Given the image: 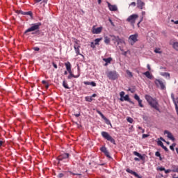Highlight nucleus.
I'll use <instances>...</instances> for the list:
<instances>
[{
    "mask_svg": "<svg viewBox=\"0 0 178 178\" xmlns=\"http://www.w3.org/2000/svg\"><path fill=\"white\" fill-rule=\"evenodd\" d=\"M145 98L152 108H154V109H156V111H159V103H158V100H156V99H154L152 97L148 95H146Z\"/></svg>",
    "mask_w": 178,
    "mask_h": 178,
    "instance_id": "1",
    "label": "nucleus"
},
{
    "mask_svg": "<svg viewBox=\"0 0 178 178\" xmlns=\"http://www.w3.org/2000/svg\"><path fill=\"white\" fill-rule=\"evenodd\" d=\"M74 49L75 51V53L76 54V56H79L80 55L82 56V58H84V55L80 54V48H81V46L80 44V40L77 39H74Z\"/></svg>",
    "mask_w": 178,
    "mask_h": 178,
    "instance_id": "2",
    "label": "nucleus"
},
{
    "mask_svg": "<svg viewBox=\"0 0 178 178\" xmlns=\"http://www.w3.org/2000/svg\"><path fill=\"white\" fill-rule=\"evenodd\" d=\"M137 19H138V15L133 14L127 19V22H128V23H130L132 26H134V24H136V20H137Z\"/></svg>",
    "mask_w": 178,
    "mask_h": 178,
    "instance_id": "3",
    "label": "nucleus"
},
{
    "mask_svg": "<svg viewBox=\"0 0 178 178\" xmlns=\"http://www.w3.org/2000/svg\"><path fill=\"white\" fill-rule=\"evenodd\" d=\"M40 26H41L40 22L32 24L31 27L25 31V34H27V33H30L31 31H35L37 30H39Z\"/></svg>",
    "mask_w": 178,
    "mask_h": 178,
    "instance_id": "4",
    "label": "nucleus"
},
{
    "mask_svg": "<svg viewBox=\"0 0 178 178\" xmlns=\"http://www.w3.org/2000/svg\"><path fill=\"white\" fill-rule=\"evenodd\" d=\"M124 92L122 91L121 92H120V101H121L122 102H123V101H127L128 102H130V104H134L133 102H131L130 100V96H129V95H126L124 96Z\"/></svg>",
    "mask_w": 178,
    "mask_h": 178,
    "instance_id": "5",
    "label": "nucleus"
},
{
    "mask_svg": "<svg viewBox=\"0 0 178 178\" xmlns=\"http://www.w3.org/2000/svg\"><path fill=\"white\" fill-rule=\"evenodd\" d=\"M102 136L104 138L107 140L108 141H111L113 144H115V139L108 134V132L106 131H102Z\"/></svg>",
    "mask_w": 178,
    "mask_h": 178,
    "instance_id": "6",
    "label": "nucleus"
},
{
    "mask_svg": "<svg viewBox=\"0 0 178 178\" xmlns=\"http://www.w3.org/2000/svg\"><path fill=\"white\" fill-rule=\"evenodd\" d=\"M138 34L131 35L129 38V41L131 45H134L137 41H138Z\"/></svg>",
    "mask_w": 178,
    "mask_h": 178,
    "instance_id": "7",
    "label": "nucleus"
},
{
    "mask_svg": "<svg viewBox=\"0 0 178 178\" xmlns=\"http://www.w3.org/2000/svg\"><path fill=\"white\" fill-rule=\"evenodd\" d=\"M107 77H108L110 80H116V79L119 77V74H118V72L115 71H111L108 72Z\"/></svg>",
    "mask_w": 178,
    "mask_h": 178,
    "instance_id": "8",
    "label": "nucleus"
},
{
    "mask_svg": "<svg viewBox=\"0 0 178 178\" xmlns=\"http://www.w3.org/2000/svg\"><path fill=\"white\" fill-rule=\"evenodd\" d=\"M102 30H104V27L102 26H99L97 28V26L94 25L92 27V34H101L102 33Z\"/></svg>",
    "mask_w": 178,
    "mask_h": 178,
    "instance_id": "9",
    "label": "nucleus"
},
{
    "mask_svg": "<svg viewBox=\"0 0 178 178\" xmlns=\"http://www.w3.org/2000/svg\"><path fill=\"white\" fill-rule=\"evenodd\" d=\"M108 8L111 12H118V6L116 5H112L111 3H107Z\"/></svg>",
    "mask_w": 178,
    "mask_h": 178,
    "instance_id": "10",
    "label": "nucleus"
},
{
    "mask_svg": "<svg viewBox=\"0 0 178 178\" xmlns=\"http://www.w3.org/2000/svg\"><path fill=\"white\" fill-rule=\"evenodd\" d=\"M68 159H69V154L67 153H63L58 156V161H65Z\"/></svg>",
    "mask_w": 178,
    "mask_h": 178,
    "instance_id": "11",
    "label": "nucleus"
},
{
    "mask_svg": "<svg viewBox=\"0 0 178 178\" xmlns=\"http://www.w3.org/2000/svg\"><path fill=\"white\" fill-rule=\"evenodd\" d=\"M96 112L97 113L100 115V116L104 119V120H105L106 124H111V121L108 120V118H106V117H105V115H104V114H102L99 110L97 109Z\"/></svg>",
    "mask_w": 178,
    "mask_h": 178,
    "instance_id": "12",
    "label": "nucleus"
},
{
    "mask_svg": "<svg viewBox=\"0 0 178 178\" xmlns=\"http://www.w3.org/2000/svg\"><path fill=\"white\" fill-rule=\"evenodd\" d=\"M144 6H145V3L141 0H137V8H138V9L143 10L144 9Z\"/></svg>",
    "mask_w": 178,
    "mask_h": 178,
    "instance_id": "13",
    "label": "nucleus"
},
{
    "mask_svg": "<svg viewBox=\"0 0 178 178\" xmlns=\"http://www.w3.org/2000/svg\"><path fill=\"white\" fill-rule=\"evenodd\" d=\"M134 99H135L136 101H138V105H139V106H140V108H144V105L143 104V100H141V99H140V97H139L138 95H137V94H136V95H134Z\"/></svg>",
    "mask_w": 178,
    "mask_h": 178,
    "instance_id": "14",
    "label": "nucleus"
},
{
    "mask_svg": "<svg viewBox=\"0 0 178 178\" xmlns=\"http://www.w3.org/2000/svg\"><path fill=\"white\" fill-rule=\"evenodd\" d=\"M126 172H127V173H130V175H133L134 176H135V177L143 178L142 177H140V175H138V174H137V172L133 171L132 170H130V168H127L126 170Z\"/></svg>",
    "mask_w": 178,
    "mask_h": 178,
    "instance_id": "15",
    "label": "nucleus"
},
{
    "mask_svg": "<svg viewBox=\"0 0 178 178\" xmlns=\"http://www.w3.org/2000/svg\"><path fill=\"white\" fill-rule=\"evenodd\" d=\"M100 150L102 151V152H104L107 158H111V155L109 154V152H108V149H106V147H102L100 148Z\"/></svg>",
    "mask_w": 178,
    "mask_h": 178,
    "instance_id": "16",
    "label": "nucleus"
},
{
    "mask_svg": "<svg viewBox=\"0 0 178 178\" xmlns=\"http://www.w3.org/2000/svg\"><path fill=\"white\" fill-rule=\"evenodd\" d=\"M164 134H166L167 137H168L170 140L175 141V137H173V134H172V133L169 132L168 131H165Z\"/></svg>",
    "mask_w": 178,
    "mask_h": 178,
    "instance_id": "17",
    "label": "nucleus"
},
{
    "mask_svg": "<svg viewBox=\"0 0 178 178\" xmlns=\"http://www.w3.org/2000/svg\"><path fill=\"white\" fill-rule=\"evenodd\" d=\"M65 66L68 73H71V72H72V64H70V62L65 63Z\"/></svg>",
    "mask_w": 178,
    "mask_h": 178,
    "instance_id": "18",
    "label": "nucleus"
},
{
    "mask_svg": "<svg viewBox=\"0 0 178 178\" xmlns=\"http://www.w3.org/2000/svg\"><path fill=\"white\" fill-rule=\"evenodd\" d=\"M83 84H85V86H92V87H97V83L94 81H83Z\"/></svg>",
    "mask_w": 178,
    "mask_h": 178,
    "instance_id": "19",
    "label": "nucleus"
},
{
    "mask_svg": "<svg viewBox=\"0 0 178 178\" xmlns=\"http://www.w3.org/2000/svg\"><path fill=\"white\" fill-rule=\"evenodd\" d=\"M69 74L70 75L68 76V79H72V77H73L74 79H77L78 77H80V72H79L77 75H74L71 71V72H69Z\"/></svg>",
    "mask_w": 178,
    "mask_h": 178,
    "instance_id": "20",
    "label": "nucleus"
},
{
    "mask_svg": "<svg viewBox=\"0 0 178 178\" xmlns=\"http://www.w3.org/2000/svg\"><path fill=\"white\" fill-rule=\"evenodd\" d=\"M104 62H106V63L104 64V66H106L107 65H109V63H111V62H112L113 58L111 57H109L108 58H103Z\"/></svg>",
    "mask_w": 178,
    "mask_h": 178,
    "instance_id": "21",
    "label": "nucleus"
},
{
    "mask_svg": "<svg viewBox=\"0 0 178 178\" xmlns=\"http://www.w3.org/2000/svg\"><path fill=\"white\" fill-rule=\"evenodd\" d=\"M134 154L136 155V156H138V158H140V159H141L142 161L143 159H144V156H143V155L137 152H134Z\"/></svg>",
    "mask_w": 178,
    "mask_h": 178,
    "instance_id": "22",
    "label": "nucleus"
},
{
    "mask_svg": "<svg viewBox=\"0 0 178 178\" xmlns=\"http://www.w3.org/2000/svg\"><path fill=\"white\" fill-rule=\"evenodd\" d=\"M144 75L147 77V79H152V75L151 74V72L149 71H147L146 72L144 73Z\"/></svg>",
    "mask_w": 178,
    "mask_h": 178,
    "instance_id": "23",
    "label": "nucleus"
},
{
    "mask_svg": "<svg viewBox=\"0 0 178 178\" xmlns=\"http://www.w3.org/2000/svg\"><path fill=\"white\" fill-rule=\"evenodd\" d=\"M102 41V38H97L95 40V45H99V42Z\"/></svg>",
    "mask_w": 178,
    "mask_h": 178,
    "instance_id": "24",
    "label": "nucleus"
},
{
    "mask_svg": "<svg viewBox=\"0 0 178 178\" xmlns=\"http://www.w3.org/2000/svg\"><path fill=\"white\" fill-rule=\"evenodd\" d=\"M104 42L107 44H111V38H109L108 36H106L104 38Z\"/></svg>",
    "mask_w": 178,
    "mask_h": 178,
    "instance_id": "25",
    "label": "nucleus"
},
{
    "mask_svg": "<svg viewBox=\"0 0 178 178\" xmlns=\"http://www.w3.org/2000/svg\"><path fill=\"white\" fill-rule=\"evenodd\" d=\"M42 83L44 84V86L47 90H48V88H49V84L48 83V82H47V81H42Z\"/></svg>",
    "mask_w": 178,
    "mask_h": 178,
    "instance_id": "26",
    "label": "nucleus"
},
{
    "mask_svg": "<svg viewBox=\"0 0 178 178\" xmlns=\"http://www.w3.org/2000/svg\"><path fill=\"white\" fill-rule=\"evenodd\" d=\"M86 101H87V102H92V97L91 96H87L85 97Z\"/></svg>",
    "mask_w": 178,
    "mask_h": 178,
    "instance_id": "27",
    "label": "nucleus"
},
{
    "mask_svg": "<svg viewBox=\"0 0 178 178\" xmlns=\"http://www.w3.org/2000/svg\"><path fill=\"white\" fill-rule=\"evenodd\" d=\"M63 86L64 88H65L67 90H69V88H70L69 87V85L67 84V82H66V81H63Z\"/></svg>",
    "mask_w": 178,
    "mask_h": 178,
    "instance_id": "28",
    "label": "nucleus"
},
{
    "mask_svg": "<svg viewBox=\"0 0 178 178\" xmlns=\"http://www.w3.org/2000/svg\"><path fill=\"white\" fill-rule=\"evenodd\" d=\"M172 170L174 172L178 173V166L177 165H173Z\"/></svg>",
    "mask_w": 178,
    "mask_h": 178,
    "instance_id": "29",
    "label": "nucleus"
},
{
    "mask_svg": "<svg viewBox=\"0 0 178 178\" xmlns=\"http://www.w3.org/2000/svg\"><path fill=\"white\" fill-rule=\"evenodd\" d=\"M126 73H127L128 77H133V73L131 72H130V70H127Z\"/></svg>",
    "mask_w": 178,
    "mask_h": 178,
    "instance_id": "30",
    "label": "nucleus"
},
{
    "mask_svg": "<svg viewBox=\"0 0 178 178\" xmlns=\"http://www.w3.org/2000/svg\"><path fill=\"white\" fill-rule=\"evenodd\" d=\"M156 86H161V83H162V81L159 80V79H156L155 81H154Z\"/></svg>",
    "mask_w": 178,
    "mask_h": 178,
    "instance_id": "31",
    "label": "nucleus"
},
{
    "mask_svg": "<svg viewBox=\"0 0 178 178\" xmlns=\"http://www.w3.org/2000/svg\"><path fill=\"white\" fill-rule=\"evenodd\" d=\"M122 52V55H124V56H127V54H130V50H127V51H123V49H121Z\"/></svg>",
    "mask_w": 178,
    "mask_h": 178,
    "instance_id": "32",
    "label": "nucleus"
},
{
    "mask_svg": "<svg viewBox=\"0 0 178 178\" xmlns=\"http://www.w3.org/2000/svg\"><path fill=\"white\" fill-rule=\"evenodd\" d=\"M154 52L156 54H162V50H161V48H156L154 49Z\"/></svg>",
    "mask_w": 178,
    "mask_h": 178,
    "instance_id": "33",
    "label": "nucleus"
},
{
    "mask_svg": "<svg viewBox=\"0 0 178 178\" xmlns=\"http://www.w3.org/2000/svg\"><path fill=\"white\" fill-rule=\"evenodd\" d=\"M173 48L176 49V51H178V42L174 43Z\"/></svg>",
    "mask_w": 178,
    "mask_h": 178,
    "instance_id": "34",
    "label": "nucleus"
},
{
    "mask_svg": "<svg viewBox=\"0 0 178 178\" xmlns=\"http://www.w3.org/2000/svg\"><path fill=\"white\" fill-rule=\"evenodd\" d=\"M127 122H129V123H133L134 122V120H133V118L128 117L127 118Z\"/></svg>",
    "mask_w": 178,
    "mask_h": 178,
    "instance_id": "35",
    "label": "nucleus"
},
{
    "mask_svg": "<svg viewBox=\"0 0 178 178\" xmlns=\"http://www.w3.org/2000/svg\"><path fill=\"white\" fill-rule=\"evenodd\" d=\"M142 16H143L142 19H141L140 22H138V24H140L141 23V22H143V19H144V16H145V11L142 12Z\"/></svg>",
    "mask_w": 178,
    "mask_h": 178,
    "instance_id": "36",
    "label": "nucleus"
},
{
    "mask_svg": "<svg viewBox=\"0 0 178 178\" xmlns=\"http://www.w3.org/2000/svg\"><path fill=\"white\" fill-rule=\"evenodd\" d=\"M175 147H176V143H173L171 146H170V149L172 151H175Z\"/></svg>",
    "mask_w": 178,
    "mask_h": 178,
    "instance_id": "37",
    "label": "nucleus"
},
{
    "mask_svg": "<svg viewBox=\"0 0 178 178\" xmlns=\"http://www.w3.org/2000/svg\"><path fill=\"white\" fill-rule=\"evenodd\" d=\"M161 88V90H165V84H163V82H161V84H160L159 86Z\"/></svg>",
    "mask_w": 178,
    "mask_h": 178,
    "instance_id": "38",
    "label": "nucleus"
},
{
    "mask_svg": "<svg viewBox=\"0 0 178 178\" xmlns=\"http://www.w3.org/2000/svg\"><path fill=\"white\" fill-rule=\"evenodd\" d=\"M157 170H160L161 172H163V171L165 172V168H163V167H159L157 168Z\"/></svg>",
    "mask_w": 178,
    "mask_h": 178,
    "instance_id": "39",
    "label": "nucleus"
},
{
    "mask_svg": "<svg viewBox=\"0 0 178 178\" xmlns=\"http://www.w3.org/2000/svg\"><path fill=\"white\" fill-rule=\"evenodd\" d=\"M165 173L168 175V173H170V172H172V170L168 169L164 170Z\"/></svg>",
    "mask_w": 178,
    "mask_h": 178,
    "instance_id": "40",
    "label": "nucleus"
},
{
    "mask_svg": "<svg viewBox=\"0 0 178 178\" xmlns=\"http://www.w3.org/2000/svg\"><path fill=\"white\" fill-rule=\"evenodd\" d=\"M157 144H158V145H160V147H163V143H162V141H161V140H159L157 142Z\"/></svg>",
    "mask_w": 178,
    "mask_h": 178,
    "instance_id": "41",
    "label": "nucleus"
},
{
    "mask_svg": "<svg viewBox=\"0 0 178 178\" xmlns=\"http://www.w3.org/2000/svg\"><path fill=\"white\" fill-rule=\"evenodd\" d=\"M95 43H94V42H92L91 43H90V47H91V48H95Z\"/></svg>",
    "mask_w": 178,
    "mask_h": 178,
    "instance_id": "42",
    "label": "nucleus"
},
{
    "mask_svg": "<svg viewBox=\"0 0 178 178\" xmlns=\"http://www.w3.org/2000/svg\"><path fill=\"white\" fill-rule=\"evenodd\" d=\"M52 65H53L54 69H58V65H56V63H55V62H53Z\"/></svg>",
    "mask_w": 178,
    "mask_h": 178,
    "instance_id": "43",
    "label": "nucleus"
},
{
    "mask_svg": "<svg viewBox=\"0 0 178 178\" xmlns=\"http://www.w3.org/2000/svg\"><path fill=\"white\" fill-rule=\"evenodd\" d=\"M147 137H149V134H143L142 136L143 138H147Z\"/></svg>",
    "mask_w": 178,
    "mask_h": 178,
    "instance_id": "44",
    "label": "nucleus"
},
{
    "mask_svg": "<svg viewBox=\"0 0 178 178\" xmlns=\"http://www.w3.org/2000/svg\"><path fill=\"white\" fill-rule=\"evenodd\" d=\"M155 155H156V156H161V153L159 152H156V153H155Z\"/></svg>",
    "mask_w": 178,
    "mask_h": 178,
    "instance_id": "45",
    "label": "nucleus"
},
{
    "mask_svg": "<svg viewBox=\"0 0 178 178\" xmlns=\"http://www.w3.org/2000/svg\"><path fill=\"white\" fill-rule=\"evenodd\" d=\"M108 22H110L111 26H115V24H113V22H112V19H109Z\"/></svg>",
    "mask_w": 178,
    "mask_h": 178,
    "instance_id": "46",
    "label": "nucleus"
},
{
    "mask_svg": "<svg viewBox=\"0 0 178 178\" xmlns=\"http://www.w3.org/2000/svg\"><path fill=\"white\" fill-rule=\"evenodd\" d=\"M63 176H64L63 173H60V174L58 175V177H59V178H62V177H63Z\"/></svg>",
    "mask_w": 178,
    "mask_h": 178,
    "instance_id": "47",
    "label": "nucleus"
},
{
    "mask_svg": "<svg viewBox=\"0 0 178 178\" xmlns=\"http://www.w3.org/2000/svg\"><path fill=\"white\" fill-rule=\"evenodd\" d=\"M136 2H132L131 3L130 6H136Z\"/></svg>",
    "mask_w": 178,
    "mask_h": 178,
    "instance_id": "48",
    "label": "nucleus"
},
{
    "mask_svg": "<svg viewBox=\"0 0 178 178\" xmlns=\"http://www.w3.org/2000/svg\"><path fill=\"white\" fill-rule=\"evenodd\" d=\"M33 49H34L35 51H40V48L38 47H33Z\"/></svg>",
    "mask_w": 178,
    "mask_h": 178,
    "instance_id": "49",
    "label": "nucleus"
},
{
    "mask_svg": "<svg viewBox=\"0 0 178 178\" xmlns=\"http://www.w3.org/2000/svg\"><path fill=\"white\" fill-rule=\"evenodd\" d=\"M171 22H172V23H175V24H178V20L177 21H175V20H171Z\"/></svg>",
    "mask_w": 178,
    "mask_h": 178,
    "instance_id": "50",
    "label": "nucleus"
},
{
    "mask_svg": "<svg viewBox=\"0 0 178 178\" xmlns=\"http://www.w3.org/2000/svg\"><path fill=\"white\" fill-rule=\"evenodd\" d=\"M162 141H163L164 143H166V144H168V145H169L170 143L169 142H166V140H165L163 138H161Z\"/></svg>",
    "mask_w": 178,
    "mask_h": 178,
    "instance_id": "51",
    "label": "nucleus"
},
{
    "mask_svg": "<svg viewBox=\"0 0 178 178\" xmlns=\"http://www.w3.org/2000/svg\"><path fill=\"white\" fill-rule=\"evenodd\" d=\"M42 0H34L35 3H38L39 2H41Z\"/></svg>",
    "mask_w": 178,
    "mask_h": 178,
    "instance_id": "52",
    "label": "nucleus"
},
{
    "mask_svg": "<svg viewBox=\"0 0 178 178\" xmlns=\"http://www.w3.org/2000/svg\"><path fill=\"white\" fill-rule=\"evenodd\" d=\"M138 129L139 130H142V133H144V131H145V130L143 129L141 127H139Z\"/></svg>",
    "mask_w": 178,
    "mask_h": 178,
    "instance_id": "53",
    "label": "nucleus"
},
{
    "mask_svg": "<svg viewBox=\"0 0 178 178\" xmlns=\"http://www.w3.org/2000/svg\"><path fill=\"white\" fill-rule=\"evenodd\" d=\"M72 175H73V176H81V174L72 173Z\"/></svg>",
    "mask_w": 178,
    "mask_h": 178,
    "instance_id": "54",
    "label": "nucleus"
},
{
    "mask_svg": "<svg viewBox=\"0 0 178 178\" xmlns=\"http://www.w3.org/2000/svg\"><path fill=\"white\" fill-rule=\"evenodd\" d=\"M172 178H178V175H176V174H174V175H172Z\"/></svg>",
    "mask_w": 178,
    "mask_h": 178,
    "instance_id": "55",
    "label": "nucleus"
},
{
    "mask_svg": "<svg viewBox=\"0 0 178 178\" xmlns=\"http://www.w3.org/2000/svg\"><path fill=\"white\" fill-rule=\"evenodd\" d=\"M162 148L165 149V151H168V147H166L165 145H163Z\"/></svg>",
    "mask_w": 178,
    "mask_h": 178,
    "instance_id": "56",
    "label": "nucleus"
},
{
    "mask_svg": "<svg viewBox=\"0 0 178 178\" xmlns=\"http://www.w3.org/2000/svg\"><path fill=\"white\" fill-rule=\"evenodd\" d=\"M2 145H3V141L0 140V148L2 147Z\"/></svg>",
    "mask_w": 178,
    "mask_h": 178,
    "instance_id": "57",
    "label": "nucleus"
},
{
    "mask_svg": "<svg viewBox=\"0 0 178 178\" xmlns=\"http://www.w3.org/2000/svg\"><path fill=\"white\" fill-rule=\"evenodd\" d=\"M74 116H76V118H79L80 116V113H77V114H74Z\"/></svg>",
    "mask_w": 178,
    "mask_h": 178,
    "instance_id": "58",
    "label": "nucleus"
},
{
    "mask_svg": "<svg viewBox=\"0 0 178 178\" xmlns=\"http://www.w3.org/2000/svg\"><path fill=\"white\" fill-rule=\"evenodd\" d=\"M165 76H168V77H170V74H169V73H168V72L165 73Z\"/></svg>",
    "mask_w": 178,
    "mask_h": 178,
    "instance_id": "59",
    "label": "nucleus"
},
{
    "mask_svg": "<svg viewBox=\"0 0 178 178\" xmlns=\"http://www.w3.org/2000/svg\"><path fill=\"white\" fill-rule=\"evenodd\" d=\"M147 69L148 70H151V66L149 65V64L147 65Z\"/></svg>",
    "mask_w": 178,
    "mask_h": 178,
    "instance_id": "60",
    "label": "nucleus"
},
{
    "mask_svg": "<svg viewBox=\"0 0 178 178\" xmlns=\"http://www.w3.org/2000/svg\"><path fill=\"white\" fill-rule=\"evenodd\" d=\"M90 97H92V98H95V97H97V94H93L92 96H90Z\"/></svg>",
    "mask_w": 178,
    "mask_h": 178,
    "instance_id": "61",
    "label": "nucleus"
},
{
    "mask_svg": "<svg viewBox=\"0 0 178 178\" xmlns=\"http://www.w3.org/2000/svg\"><path fill=\"white\" fill-rule=\"evenodd\" d=\"M134 161H140V159H139L138 158L136 157V158L134 159Z\"/></svg>",
    "mask_w": 178,
    "mask_h": 178,
    "instance_id": "62",
    "label": "nucleus"
},
{
    "mask_svg": "<svg viewBox=\"0 0 178 178\" xmlns=\"http://www.w3.org/2000/svg\"><path fill=\"white\" fill-rule=\"evenodd\" d=\"M26 15H31V12L26 13Z\"/></svg>",
    "mask_w": 178,
    "mask_h": 178,
    "instance_id": "63",
    "label": "nucleus"
},
{
    "mask_svg": "<svg viewBox=\"0 0 178 178\" xmlns=\"http://www.w3.org/2000/svg\"><path fill=\"white\" fill-rule=\"evenodd\" d=\"M159 158L160 161H162V156H160Z\"/></svg>",
    "mask_w": 178,
    "mask_h": 178,
    "instance_id": "64",
    "label": "nucleus"
}]
</instances>
